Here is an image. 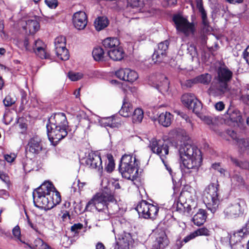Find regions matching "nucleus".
I'll list each match as a JSON object with an SVG mask.
<instances>
[{
    "label": "nucleus",
    "instance_id": "32",
    "mask_svg": "<svg viewBox=\"0 0 249 249\" xmlns=\"http://www.w3.org/2000/svg\"><path fill=\"white\" fill-rule=\"evenodd\" d=\"M212 80V75L208 73L198 75L195 77V81L196 83L202 84L204 85H208Z\"/></svg>",
    "mask_w": 249,
    "mask_h": 249
},
{
    "label": "nucleus",
    "instance_id": "9",
    "mask_svg": "<svg viewBox=\"0 0 249 249\" xmlns=\"http://www.w3.org/2000/svg\"><path fill=\"white\" fill-rule=\"evenodd\" d=\"M140 216L144 218H154L159 212V207L145 200L139 202L136 207Z\"/></svg>",
    "mask_w": 249,
    "mask_h": 249
},
{
    "label": "nucleus",
    "instance_id": "53",
    "mask_svg": "<svg viewBox=\"0 0 249 249\" xmlns=\"http://www.w3.org/2000/svg\"><path fill=\"white\" fill-rule=\"evenodd\" d=\"M3 102L5 107H9L14 104L15 101L11 97V96L7 95L3 100Z\"/></svg>",
    "mask_w": 249,
    "mask_h": 249
},
{
    "label": "nucleus",
    "instance_id": "56",
    "mask_svg": "<svg viewBox=\"0 0 249 249\" xmlns=\"http://www.w3.org/2000/svg\"><path fill=\"white\" fill-rule=\"evenodd\" d=\"M30 42L29 39L28 37H25L24 40V46L26 50L28 51H31L33 50V45H30Z\"/></svg>",
    "mask_w": 249,
    "mask_h": 249
},
{
    "label": "nucleus",
    "instance_id": "61",
    "mask_svg": "<svg viewBox=\"0 0 249 249\" xmlns=\"http://www.w3.org/2000/svg\"><path fill=\"white\" fill-rule=\"evenodd\" d=\"M196 5L199 12L204 10L202 0H196Z\"/></svg>",
    "mask_w": 249,
    "mask_h": 249
},
{
    "label": "nucleus",
    "instance_id": "35",
    "mask_svg": "<svg viewBox=\"0 0 249 249\" xmlns=\"http://www.w3.org/2000/svg\"><path fill=\"white\" fill-rule=\"evenodd\" d=\"M143 118V112L141 108H138L133 112L132 119L134 123H140Z\"/></svg>",
    "mask_w": 249,
    "mask_h": 249
},
{
    "label": "nucleus",
    "instance_id": "55",
    "mask_svg": "<svg viewBox=\"0 0 249 249\" xmlns=\"http://www.w3.org/2000/svg\"><path fill=\"white\" fill-rule=\"evenodd\" d=\"M196 234L194 231L191 232L189 235H187L183 239V242H184V243H187L190 241L191 240L195 239L196 237Z\"/></svg>",
    "mask_w": 249,
    "mask_h": 249
},
{
    "label": "nucleus",
    "instance_id": "18",
    "mask_svg": "<svg viewBox=\"0 0 249 249\" xmlns=\"http://www.w3.org/2000/svg\"><path fill=\"white\" fill-rule=\"evenodd\" d=\"M115 75L120 79L131 83L134 82L138 78L136 71L128 68L118 70L115 72Z\"/></svg>",
    "mask_w": 249,
    "mask_h": 249
},
{
    "label": "nucleus",
    "instance_id": "36",
    "mask_svg": "<svg viewBox=\"0 0 249 249\" xmlns=\"http://www.w3.org/2000/svg\"><path fill=\"white\" fill-rule=\"evenodd\" d=\"M237 144L241 152L249 150V138L237 140Z\"/></svg>",
    "mask_w": 249,
    "mask_h": 249
},
{
    "label": "nucleus",
    "instance_id": "26",
    "mask_svg": "<svg viewBox=\"0 0 249 249\" xmlns=\"http://www.w3.org/2000/svg\"><path fill=\"white\" fill-rule=\"evenodd\" d=\"M23 28L26 32L28 31L29 34L34 35L39 30L40 25L37 20L35 19H29L26 21V25Z\"/></svg>",
    "mask_w": 249,
    "mask_h": 249
},
{
    "label": "nucleus",
    "instance_id": "40",
    "mask_svg": "<svg viewBox=\"0 0 249 249\" xmlns=\"http://www.w3.org/2000/svg\"><path fill=\"white\" fill-rule=\"evenodd\" d=\"M91 211L95 208L98 212H102L105 213H107V212L108 211V204L104 205V203H99L98 202H96L94 204H91Z\"/></svg>",
    "mask_w": 249,
    "mask_h": 249
},
{
    "label": "nucleus",
    "instance_id": "8",
    "mask_svg": "<svg viewBox=\"0 0 249 249\" xmlns=\"http://www.w3.org/2000/svg\"><path fill=\"white\" fill-rule=\"evenodd\" d=\"M173 20L178 32L183 34L186 36L194 33L195 31L194 24L190 22L181 15H175L173 17Z\"/></svg>",
    "mask_w": 249,
    "mask_h": 249
},
{
    "label": "nucleus",
    "instance_id": "19",
    "mask_svg": "<svg viewBox=\"0 0 249 249\" xmlns=\"http://www.w3.org/2000/svg\"><path fill=\"white\" fill-rule=\"evenodd\" d=\"M90 120L91 122H94V123L98 124L101 126L104 127L118 128L120 125V124L117 122L112 117L101 118L98 116L93 115L91 117Z\"/></svg>",
    "mask_w": 249,
    "mask_h": 249
},
{
    "label": "nucleus",
    "instance_id": "16",
    "mask_svg": "<svg viewBox=\"0 0 249 249\" xmlns=\"http://www.w3.org/2000/svg\"><path fill=\"white\" fill-rule=\"evenodd\" d=\"M249 235V219L242 229L234 233L230 239V243H243L247 241Z\"/></svg>",
    "mask_w": 249,
    "mask_h": 249
},
{
    "label": "nucleus",
    "instance_id": "51",
    "mask_svg": "<svg viewBox=\"0 0 249 249\" xmlns=\"http://www.w3.org/2000/svg\"><path fill=\"white\" fill-rule=\"evenodd\" d=\"M83 74L79 72H70L68 73V77L71 80L73 81H77L82 77Z\"/></svg>",
    "mask_w": 249,
    "mask_h": 249
},
{
    "label": "nucleus",
    "instance_id": "60",
    "mask_svg": "<svg viewBox=\"0 0 249 249\" xmlns=\"http://www.w3.org/2000/svg\"><path fill=\"white\" fill-rule=\"evenodd\" d=\"M9 196L8 192L4 189L0 190V197L4 199H7Z\"/></svg>",
    "mask_w": 249,
    "mask_h": 249
},
{
    "label": "nucleus",
    "instance_id": "1",
    "mask_svg": "<svg viewBox=\"0 0 249 249\" xmlns=\"http://www.w3.org/2000/svg\"><path fill=\"white\" fill-rule=\"evenodd\" d=\"M181 161V171L184 175L194 178L197 174L202 158L201 151L197 147L188 143H183L179 149Z\"/></svg>",
    "mask_w": 249,
    "mask_h": 249
},
{
    "label": "nucleus",
    "instance_id": "30",
    "mask_svg": "<svg viewBox=\"0 0 249 249\" xmlns=\"http://www.w3.org/2000/svg\"><path fill=\"white\" fill-rule=\"evenodd\" d=\"M103 45L107 50H112L120 45V41L117 37H107L103 41Z\"/></svg>",
    "mask_w": 249,
    "mask_h": 249
},
{
    "label": "nucleus",
    "instance_id": "27",
    "mask_svg": "<svg viewBox=\"0 0 249 249\" xmlns=\"http://www.w3.org/2000/svg\"><path fill=\"white\" fill-rule=\"evenodd\" d=\"M207 218L206 211L203 209H199L198 212L194 215L192 221L195 225L200 226L204 224Z\"/></svg>",
    "mask_w": 249,
    "mask_h": 249
},
{
    "label": "nucleus",
    "instance_id": "6",
    "mask_svg": "<svg viewBox=\"0 0 249 249\" xmlns=\"http://www.w3.org/2000/svg\"><path fill=\"white\" fill-rule=\"evenodd\" d=\"M119 169L123 178L133 180L138 175L139 164L135 157L124 155L121 158Z\"/></svg>",
    "mask_w": 249,
    "mask_h": 249
},
{
    "label": "nucleus",
    "instance_id": "20",
    "mask_svg": "<svg viewBox=\"0 0 249 249\" xmlns=\"http://www.w3.org/2000/svg\"><path fill=\"white\" fill-rule=\"evenodd\" d=\"M73 24L78 30L84 29L87 24V17L83 11H79L74 13L72 18Z\"/></svg>",
    "mask_w": 249,
    "mask_h": 249
},
{
    "label": "nucleus",
    "instance_id": "57",
    "mask_svg": "<svg viewBox=\"0 0 249 249\" xmlns=\"http://www.w3.org/2000/svg\"><path fill=\"white\" fill-rule=\"evenodd\" d=\"M16 158V156L14 153L10 154H6L4 155V159L8 162H12L14 161Z\"/></svg>",
    "mask_w": 249,
    "mask_h": 249
},
{
    "label": "nucleus",
    "instance_id": "3",
    "mask_svg": "<svg viewBox=\"0 0 249 249\" xmlns=\"http://www.w3.org/2000/svg\"><path fill=\"white\" fill-rule=\"evenodd\" d=\"M47 132L49 140L56 144L68 135V122L64 113L52 114L48 120Z\"/></svg>",
    "mask_w": 249,
    "mask_h": 249
},
{
    "label": "nucleus",
    "instance_id": "48",
    "mask_svg": "<svg viewBox=\"0 0 249 249\" xmlns=\"http://www.w3.org/2000/svg\"><path fill=\"white\" fill-rule=\"evenodd\" d=\"M44 48H45V44L41 40L37 39L34 41V44L33 45V50L34 52H35V51H38Z\"/></svg>",
    "mask_w": 249,
    "mask_h": 249
},
{
    "label": "nucleus",
    "instance_id": "49",
    "mask_svg": "<svg viewBox=\"0 0 249 249\" xmlns=\"http://www.w3.org/2000/svg\"><path fill=\"white\" fill-rule=\"evenodd\" d=\"M196 236H209L210 231L206 228H201L195 231Z\"/></svg>",
    "mask_w": 249,
    "mask_h": 249
},
{
    "label": "nucleus",
    "instance_id": "22",
    "mask_svg": "<svg viewBox=\"0 0 249 249\" xmlns=\"http://www.w3.org/2000/svg\"><path fill=\"white\" fill-rule=\"evenodd\" d=\"M227 114L232 122L237 123L238 125L245 126V123L242 118L241 113L238 109L230 108L227 111Z\"/></svg>",
    "mask_w": 249,
    "mask_h": 249
},
{
    "label": "nucleus",
    "instance_id": "14",
    "mask_svg": "<svg viewBox=\"0 0 249 249\" xmlns=\"http://www.w3.org/2000/svg\"><path fill=\"white\" fill-rule=\"evenodd\" d=\"M169 45V42L167 40L158 44L157 49L155 50L152 56V60L155 63L165 62Z\"/></svg>",
    "mask_w": 249,
    "mask_h": 249
},
{
    "label": "nucleus",
    "instance_id": "52",
    "mask_svg": "<svg viewBox=\"0 0 249 249\" xmlns=\"http://www.w3.org/2000/svg\"><path fill=\"white\" fill-rule=\"evenodd\" d=\"M34 52L36 55L41 59H48L49 58V54L47 53L45 48L38 51H35Z\"/></svg>",
    "mask_w": 249,
    "mask_h": 249
},
{
    "label": "nucleus",
    "instance_id": "29",
    "mask_svg": "<svg viewBox=\"0 0 249 249\" xmlns=\"http://www.w3.org/2000/svg\"><path fill=\"white\" fill-rule=\"evenodd\" d=\"M173 120V115L169 112H163L160 114L158 118L160 124L164 127L169 126Z\"/></svg>",
    "mask_w": 249,
    "mask_h": 249
},
{
    "label": "nucleus",
    "instance_id": "12",
    "mask_svg": "<svg viewBox=\"0 0 249 249\" xmlns=\"http://www.w3.org/2000/svg\"><path fill=\"white\" fill-rule=\"evenodd\" d=\"M134 240L131 234L124 231L115 235V245L114 249H129L132 247Z\"/></svg>",
    "mask_w": 249,
    "mask_h": 249
},
{
    "label": "nucleus",
    "instance_id": "10",
    "mask_svg": "<svg viewBox=\"0 0 249 249\" xmlns=\"http://www.w3.org/2000/svg\"><path fill=\"white\" fill-rule=\"evenodd\" d=\"M181 100L185 107L196 114H199L202 108L201 102L193 93H184L182 95Z\"/></svg>",
    "mask_w": 249,
    "mask_h": 249
},
{
    "label": "nucleus",
    "instance_id": "62",
    "mask_svg": "<svg viewBox=\"0 0 249 249\" xmlns=\"http://www.w3.org/2000/svg\"><path fill=\"white\" fill-rule=\"evenodd\" d=\"M249 49L248 47L246 50H245L243 53V58L245 59L247 63L249 64V52L247 51V49Z\"/></svg>",
    "mask_w": 249,
    "mask_h": 249
},
{
    "label": "nucleus",
    "instance_id": "50",
    "mask_svg": "<svg viewBox=\"0 0 249 249\" xmlns=\"http://www.w3.org/2000/svg\"><path fill=\"white\" fill-rule=\"evenodd\" d=\"M13 235L17 238L18 241L22 243H24L21 239V232L19 227L18 225L16 226L12 230Z\"/></svg>",
    "mask_w": 249,
    "mask_h": 249
},
{
    "label": "nucleus",
    "instance_id": "63",
    "mask_svg": "<svg viewBox=\"0 0 249 249\" xmlns=\"http://www.w3.org/2000/svg\"><path fill=\"white\" fill-rule=\"evenodd\" d=\"M241 98L245 104H249V95L248 94H243Z\"/></svg>",
    "mask_w": 249,
    "mask_h": 249
},
{
    "label": "nucleus",
    "instance_id": "42",
    "mask_svg": "<svg viewBox=\"0 0 249 249\" xmlns=\"http://www.w3.org/2000/svg\"><path fill=\"white\" fill-rule=\"evenodd\" d=\"M231 160L236 166L242 168L249 170V162L247 161H240L236 158L231 157Z\"/></svg>",
    "mask_w": 249,
    "mask_h": 249
},
{
    "label": "nucleus",
    "instance_id": "45",
    "mask_svg": "<svg viewBox=\"0 0 249 249\" xmlns=\"http://www.w3.org/2000/svg\"><path fill=\"white\" fill-rule=\"evenodd\" d=\"M85 184L86 183L85 182H80L79 179L73 182L71 186V192H73V193H75L77 191L80 192L82 190Z\"/></svg>",
    "mask_w": 249,
    "mask_h": 249
},
{
    "label": "nucleus",
    "instance_id": "2",
    "mask_svg": "<svg viewBox=\"0 0 249 249\" xmlns=\"http://www.w3.org/2000/svg\"><path fill=\"white\" fill-rule=\"evenodd\" d=\"M35 206L41 209H50L61 201L59 193L53 184L46 181L33 193Z\"/></svg>",
    "mask_w": 249,
    "mask_h": 249
},
{
    "label": "nucleus",
    "instance_id": "5",
    "mask_svg": "<svg viewBox=\"0 0 249 249\" xmlns=\"http://www.w3.org/2000/svg\"><path fill=\"white\" fill-rule=\"evenodd\" d=\"M219 187L218 182L216 180L208 185L204 191L203 202L208 210L213 213L216 212L220 204Z\"/></svg>",
    "mask_w": 249,
    "mask_h": 249
},
{
    "label": "nucleus",
    "instance_id": "46",
    "mask_svg": "<svg viewBox=\"0 0 249 249\" xmlns=\"http://www.w3.org/2000/svg\"><path fill=\"white\" fill-rule=\"evenodd\" d=\"M232 183L236 186H241L244 184V179L239 175L235 174L231 178Z\"/></svg>",
    "mask_w": 249,
    "mask_h": 249
},
{
    "label": "nucleus",
    "instance_id": "31",
    "mask_svg": "<svg viewBox=\"0 0 249 249\" xmlns=\"http://www.w3.org/2000/svg\"><path fill=\"white\" fill-rule=\"evenodd\" d=\"M108 24V20L105 17H99L94 21V26L96 30L101 31Z\"/></svg>",
    "mask_w": 249,
    "mask_h": 249
},
{
    "label": "nucleus",
    "instance_id": "17",
    "mask_svg": "<svg viewBox=\"0 0 249 249\" xmlns=\"http://www.w3.org/2000/svg\"><path fill=\"white\" fill-rule=\"evenodd\" d=\"M155 240L153 243L151 249H164L167 247L169 241L163 231L158 230L155 233Z\"/></svg>",
    "mask_w": 249,
    "mask_h": 249
},
{
    "label": "nucleus",
    "instance_id": "54",
    "mask_svg": "<svg viewBox=\"0 0 249 249\" xmlns=\"http://www.w3.org/2000/svg\"><path fill=\"white\" fill-rule=\"evenodd\" d=\"M46 4L50 8L55 9L58 6L57 0H45Z\"/></svg>",
    "mask_w": 249,
    "mask_h": 249
},
{
    "label": "nucleus",
    "instance_id": "11",
    "mask_svg": "<svg viewBox=\"0 0 249 249\" xmlns=\"http://www.w3.org/2000/svg\"><path fill=\"white\" fill-rule=\"evenodd\" d=\"M149 147L153 153L160 156L161 160L166 159L169 153L168 142L163 140L153 139L150 142Z\"/></svg>",
    "mask_w": 249,
    "mask_h": 249
},
{
    "label": "nucleus",
    "instance_id": "4",
    "mask_svg": "<svg viewBox=\"0 0 249 249\" xmlns=\"http://www.w3.org/2000/svg\"><path fill=\"white\" fill-rule=\"evenodd\" d=\"M233 76V72L226 66L218 67L214 77V83L210 88V90L214 96L224 95L230 90L229 83Z\"/></svg>",
    "mask_w": 249,
    "mask_h": 249
},
{
    "label": "nucleus",
    "instance_id": "25",
    "mask_svg": "<svg viewBox=\"0 0 249 249\" xmlns=\"http://www.w3.org/2000/svg\"><path fill=\"white\" fill-rule=\"evenodd\" d=\"M109 57L114 61H120L124 57V53L123 48L119 46L116 48L107 52Z\"/></svg>",
    "mask_w": 249,
    "mask_h": 249
},
{
    "label": "nucleus",
    "instance_id": "37",
    "mask_svg": "<svg viewBox=\"0 0 249 249\" xmlns=\"http://www.w3.org/2000/svg\"><path fill=\"white\" fill-rule=\"evenodd\" d=\"M92 54L95 61H100L104 58V52L101 47H96L93 50Z\"/></svg>",
    "mask_w": 249,
    "mask_h": 249
},
{
    "label": "nucleus",
    "instance_id": "24",
    "mask_svg": "<svg viewBox=\"0 0 249 249\" xmlns=\"http://www.w3.org/2000/svg\"><path fill=\"white\" fill-rule=\"evenodd\" d=\"M153 86L157 89L160 92H167L169 88V81L164 75L159 76L158 81L153 83Z\"/></svg>",
    "mask_w": 249,
    "mask_h": 249
},
{
    "label": "nucleus",
    "instance_id": "39",
    "mask_svg": "<svg viewBox=\"0 0 249 249\" xmlns=\"http://www.w3.org/2000/svg\"><path fill=\"white\" fill-rule=\"evenodd\" d=\"M107 162H106L105 170L108 173L113 171L115 167V163L113 156L111 154L107 155Z\"/></svg>",
    "mask_w": 249,
    "mask_h": 249
},
{
    "label": "nucleus",
    "instance_id": "59",
    "mask_svg": "<svg viewBox=\"0 0 249 249\" xmlns=\"http://www.w3.org/2000/svg\"><path fill=\"white\" fill-rule=\"evenodd\" d=\"M197 84L196 82L195 81V78L187 80L185 83V85L188 88L191 87L194 84Z\"/></svg>",
    "mask_w": 249,
    "mask_h": 249
},
{
    "label": "nucleus",
    "instance_id": "21",
    "mask_svg": "<svg viewBox=\"0 0 249 249\" xmlns=\"http://www.w3.org/2000/svg\"><path fill=\"white\" fill-rule=\"evenodd\" d=\"M27 148L30 152L33 154H39L42 149V145L40 138L36 136L31 138L29 140Z\"/></svg>",
    "mask_w": 249,
    "mask_h": 249
},
{
    "label": "nucleus",
    "instance_id": "43",
    "mask_svg": "<svg viewBox=\"0 0 249 249\" xmlns=\"http://www.w3.org/2000/svg\"><path fill=\"white\" fill-rule=\"evenodd\" d=\"M66 38L63 36H59L57 37L54 40V47L55 49H58V48H64L66 46Z\"/></svg>",
    "mask_w": 249,
    "mask_h": 249
},
{
    "label": "nucleus",
    "instance_id": "23",
    "mask_svg": "<svg viewBox=\"0 0 249 249\" xmlns=\"http://www.w3.org/2000/svg\"><path fill=\"white\" fill-rule=\"evenodd\" d=\"M173 210L180 213L188 216L190 214L192 210L191 207L187 202L182 203L178 201L173 205Z\"/></svg>",
    "mask_w": 249,
    "mask_h": 249
},
{
    "label": "nucleus",
    "instance_id": "58",
    "mask_svg": "<svg viewBox=\"0 0 249 249\" xmlns=\"http://www.w3.org/2000/svg\"><path fill=\"white\" fill-rule=\"evenodd\" d=\"M215 108L217 110L222 111L225 107V105L222 101H219L216 103L215 105Z\"/></svg>",
    "mask_w": 249,
    "mask_h": 249
},
{
    "label": "nucleus",
    "instance_id": "13",
    "mask_svg": "<svg viewBox=\"0 0 249 249\" xmlns=\"http://www.w3.org/2000/svg\"><path fill=\"white\" fill-rule=\"evenodd\" d=\"M114 200V196L111 191L108 189H105L102 192L97 193L93 198L87 203L86 209L91 211V205L96 202L104 203L106 205L109 201Z\"/></svg>",
    "mask_w": 249,
    "mask_h": 249
},
{
    "label": "nucleus",
    "instance_id": "44",
    "mask_svg": "<svg viewBox=\"0 0 249 249\" xmlns=\"http://www.w3.org/2000/svg\"><path fill=\"white\" fill-rule=\"evenodd\" d=\"M87 227V222H85V225L84 227V226L81 223H76L73 225L71 228V230L72 232H74L75 234H78L80 231L84 229V232H85L86 231V227Z\"/></svg>",
    "mask_w": 249,
    "mask_h": 249
},
{
    "label": "nucleus",
    "instance_id": "28",
    "mask_svg": "<svg viewBox=\"0 0 249 249\" xmlns=\"http://www.w3.org/2000/svg\"><path fill=\"white\" fill-rule=\"evenodd\" d=\"M133 107L128 99L124 98L122 108L119 111L120 114L124 117H127L132 114Z\"/></svg>",
    "mask_w": 249,
    "mask_h": 249
},
{
    "label": "nucleus",
    "instance_id": "34",
    "mask_svg": "<svg viewBox=\"0 0 249 249\" xmlns=\"http://www.w3.org/2000/svg\"><path fill=\"white\" fill-rule=\"evenodd\" d=\"M55 52L58 58L61 60L66 61L69 59V51L66 46H64V48H58V49H55Z\"/></svg>",
    "mask_w": 249,
    "mask_h": 249
},
{
    "label": "nucleus",
    "instance_id": "38",
    "mask_svg": "<svg viewBox=\"0 0 249 249\" xmlns=\"http://www.w3.org/2000/svg\"><path fill=\"white\" fill-rule=\"evenodd\" d=\"M33 249H52L40 238L36 239L33 245Z\"/></svg>",
    "mask_w": 249,
    "mask_h": 249
},
{
    "label": "nucleus",
    "instance_id": "15",
    "mask_svg": "<svg viewBox=\"0 0 249 249\" xmlns=\"http://www.w3.org/2000/svg\"><path fill=\"white\" fill-rule=\"evenodd\" d=\"M86 166L91 169H97L100 173L103 171L102 160L99 155L90 152L84 159Z\"/></svg>",
    "mask_w": 249,
    "mask_h": 249
},
{
    "label": "nucleus",
    "instance_id": "7",
    "mask_svg": "<svg viewBox=\"0 0 249 249\" xmlns=\"http://www.w3.org/2000/svg\"><path fill=\"white\" fill-rule=\"evenodd\" d=\"M247 207L244 199H238L233 203L229 204L224 210L223 213L226 218H236L241 216Z\"/></svg>",
    "mask_w": 249,
    "mask_h": 249
},
{
    "label": "nucleus",
    "instance_id": "47",
    "mask_svg": "<svg viewBox=\"0 0 249 249\" xmlns=\"http://www.w3.org/2000/svg\"><path fill=\"white\" fill-rule=\"evenodd\" d=\"M61 243L65 248H68L72 244L71 240L67 235H63L61 238Z\"/></svg>",
    "mask_w": 249,
    "mask_h": 249
},
{
    "label": "nucleus",
    "instance_id": "64",
    "mask_svg": "<svg viewBox=\"0 0 249 249\" xmlns=\"http://www.w3.org/2000/svg\"><path fill=\"white\" fill-rule=\"evenodd\" d=\"M28 223L29 225L30 226V227L32 229H33L34 230H35L36 232H38V233L39 232V231H38V227L36 224H34L33 223H32L31 221H30V220L29 219H28Z\"/></svg>",
    "mask_w": 249,
    "mask_h": 249
},
{
    "label": "nucleus",
    "instance_id": "41",
    "mask_svg": "<svg viewBox=\"0 0 249 249\" xmlns=\"http://www.w3.org/2000/svg\"><path fill=\"white\" fill-rule=\"evenodd\" d=\"M108 211L107 212V213L114 214L118 212L119 209V205L114 198L113 201L108 202Z\"/></svg>",
    "mask_w": 249,
    "mask_h": 249
},
{
    "label": "nucleus",
    "instance_id": "33",
    "mask_svg": "<svg viewBox=\"0 0 249 249\" xmlns=\"http://www.w3.org/2000/svg\"><path fill=\"white\" fill-rule=\"evenodd\" d=\"M128 5L133 8H136L137 11L143 12L145 9L142 10L145 7L144 0H127Z\"/></svg>",
    "mask_w": 249,
    "mask_h": 249
}]
</instances>
